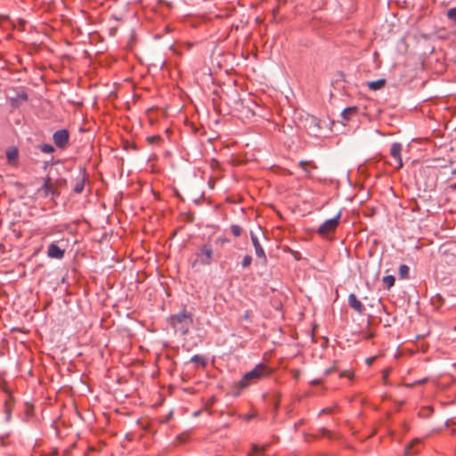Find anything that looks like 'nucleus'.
I'll use <instances>...</instances> for the list:
<instances>
[{"label":"nucleus","instance_id":"f257e3e1","mask_svg":"<svg viewBox=\"0 0 456 456\" xmlns=\"http://www.w3.org/2000/svg\"><path fill=\"white\" fill-rule=\"evenodd\" d=\"M192 314L186 309H183L178 314H173L168 318V323L176 332L181 335H187L192 325Z\"/></svg>","mask_w":456,"mask_h":456},{"label":"nucleus","instance_id":"f03ea898","mask_svg":"<svg viewBox=\"0 0 456 456\" xmlns=\"http://www.w3.org/2000/svg\"><path fill=\"white\" fill-rule=\"evenodd\" d=\"M271 371L267 365L259 363L250 371L245 373L239 382L240 388H246L263 377L270 375Z\"/></svg>","mask_w":456,"mask_h":456},{"label":"nucleus","instance_id":"7ed1b4c3","mask_svg":"<svg viewBox=\"0 0 456 456\" xmlns=\"http://www.w3.org/2000/svg\"><path fill=\"white\" fill-rule=\"evenodd\" d=\"M196 258L192 263V266L209 265L213 262L214 251L210 243L203 244L195 253Z\"/></svg>","mask_w":456,"mask_h":456},{"label":"nucleus","instance_id":"20e7f679","mask_svg":"<svg viewBox=\"0 0 456 456\" xmlns=\"http://www.w3.org/2000/svg\"><path fill=\"white\" fill-rule=\"evenodd\" d=\"M340 217L341 214L338 213L335 217L326 220L318 228V233L322 236H325L331 232H334L339 224Z\"/></svg>","mask_w":456,"mask_h":456},{"label":"nucleus","instance_id":"39448f33","mask_svg":"<svg viewBox=\"0 0 456 456\" xmlns=\"http://www.w3.org/2000/svg\"><path fill=\"white\" fill-rule=\"evenodd\" d=\"M403 145L400 142H394L390 148V156L393 160L389 163L395 169H400L403 167L402 159Z\"/></svg>","mask_w":456,"mask_h":456},{"label":"nucleus","instance_id":"423d86ee","mask_svg":"<svg viewBox=\"0 0 456 456\" xmlns=\"http://www.w3.org/2000/svg\"><path fill=\"white\" fill-rule=\"evenodd\" d=\"M53 140L57 148L65 149L69 142V134L66 129H60L53 133Z\"/></svg>","mask_w":456,"mask_h":456},{"label":"nucleus","instance_id":"0eeeda50","mask_svg":"<svg viewBox=\"0 0 456 456\" xmlns=\"http://www.w3.org/2000/svg\"><path fill=\"white\" fill-rule=\"evenodd\" d=\"M65 250L61 249L55 242H52L47 248V256L53 259L63 258Z\"/></svg>","mask_w":456,"mask_h":456},{"label":"nucleus","instance_id":"6e6552de","mask_svg":"<svg viewBox=\"0 0 456 456\" xmlns=\"http://www.w3.org/2000/svg\"><path fill=\"white\" fill-rule=\"evenodd\" d=\"M348 304L351 308H353L355 312L358 314H362L365 310L364 305L362 304V302L357 298V297L351 293L348 296Z\"/></svg>","mask_w":456,"mask_h":456},{"label":"nucleus","instance_id":"1a4fd4ad","mask_svg":"<svg viewBox=\"0 0 456 456\" xmlns=\"http://www.w3.org/2000/svg\"><path fill=\"white\" fill-rule=\"evenodd\" d=\"M250 238H251L252 244L255 248L256 256L259 258H262L264 261H266V256H265V250L262 248L256 235H255L253 232H251Z\"/></svg>","mask_w":456,"mask_h":456},{"label":"nucleus","instance_id":"9d476101","mask_svg":"<svg viewBox=\"0 0 456 456\" xmlns=\"http://www.w3.org/2000/svg\"><path fill=\"white\" fill-rule=\"evenodd\" d=\"M86 183V176L84 172H80L79 175L76 178L73 191L76 193H81L84 191Z\"/></svg>","mask_w":456,"mask_h":456},{"label":"nucleus","instance_id":"9b49d317","mask_svg":"<svg viewBox=\"0 0 456 456\" xmlns=\"http://www.w3.org/2000/svg\"><path fill=\"white\" fill-rule=\"evenodd\" d=\"M6 159L9 163L12 164L17 161L19 158V151L16 147H10L6 150Z\"/></svg>","mask_w":456,"mask_h":456},{"label":"nucleus","instance_id":"f8f14e48","mask_svg":"<svg viewBox=\"0 0 456 456\" xmlns=\"http://www.w3.org/2000/svg\"><path fill=\"white\" fill-rule=\"evenodd\" d=\"M385 85H386V79H384V78H380L376 81L367 82V86L372 91L380 90L381 88H383L385 86Z\"/></svg>","mask_w":456,"mask_h":456},{"label":"nucleus","instance_id":"ddd939ff","mask_svg":"<svg viewBox=\"0 0 456 456\" xmlns=\"http://www.w3.org/2000/svg\"><path fill=\"white\" fill-rule=\"evenodd\" d=\"M357 112L356 107H348L342 111V117L346 120H349L353 115Z\"/></svg>","mask_w":456,"mask_h":456},{"label":"nucleus","instance_id":"4468645a","mask_svg":"<svg viewBox=\"0 0 456 456\" xmlns=\"http://www.w3.org/2000/svg\"><path fill=\"white\" fill-rule=\"evenodd\" d=\"M38 149L43 152V153H53L54 152L55 149L53 145L49 144V143H43V144H39L38 145Z\"/></svg>","mask_w":456,"mask_h":456},{"label":"nucleus","instance_id":"2eb2a0df","mask_svg":"<svg viewBox=\"0 0 456 456\" xmlns=\"http://www.w3.org/2000/svg\"><path fill=\"white\" fill-rule=\"evenodd\" d=\"M382 281L387 289H390L394 286L395 279L393 275H387L383 277Z\"/></svg>","mask_w":456,"mask_h":456},{"label":"nucleus","instance_id":"dca6fc26","mask_svg":"<svg viewBox=\"0 0 456 456\" xmlns=\"http://www.w3.org/2000/svg\"><path fill=\"white\" fill-rule=\"evenodd\" d=\"M42 188L45 191V192L48 194V193H52L53 194L54 192V188H53V183H51L50 181V178H46Z\"/></svg>","mask_w":456,"mask_h":456},{"label":"nucleus","instance_id":"f3484780","mask_svg":"<svg viewBox=\"0 0 456 456\" xmlns=\"http://www.w3.org/2000/svg\"><path fill=\"white\" fill-rule=\"evenodd\" d=\"M420 440L419 439H415L413 440L409 445L406 446L405 448V454L406 455H412V454H415L416 452L413 451V446L417 444H419Z\"/></svg>","mask_w":456,"mask_h":456},{"label":"nucleus","instance_id":"a211bd4d","mask_svg":"<svg viewBox=\"0 0 456 456\" xmlns=\"http://www.w3.org/2000/svg\"><path fill=\"white\" fill-rule=\"evenodd\" d=\"M409 267L406 265H401L399 266V275L403 279H407L409 277Z\"/></svg>","mask_w":456,"mask_h":456},{"label":"nucleus","instance_id":"6ab92c4d","mask_svg":"<svg viewBox=\"0 0 456 456\" xmlns=\"http://www.w3.org/2000/svg\"><path fill=\"white\" fill-rule=\"evenodd\" d=\"M191 362H196V363H200V365L202 366H205L207 362L205 360L204 357H202L201 355H199V354H195L193 355L191 358Z\"/></svg>","mask_w":456,"mask_h":456},{"label":"nucleus","instance_id":"aec40b11","mask_svg":"<svg viewBox=\"0 0 456 456\" xmlns=\"http://www.w3.org/2000/svg\"><path fill=\"white\" fill-rule=\"evenodd\" d=\"M311 166L312 167L314 168H316V166L312 162V161H304V160H301L299 162V166L303 168V170L305 171V173L307 175H310V173L309 171L307 170V168L305 167V166Z\"/></svg>","mask_w":456,"mask_h":456},{"label":"nucleus","instance_id":"412c9836","mask_svg":"<svg viewBox=\"0 0 456 456\" xmlns=\"http://www.w3.org/2000/svg\"><path fill=\"white\" fill-rule=\"evenodd\" d=\"M447 18L456 24V7L451 8L447 11Z\"/></svg>","mask_w":456,"mask_h":456},{"label":"nucleus","instance_id":"4be33fe9","mask_svg":"<svg viewBox=\"0 0 456 456\" xmlns=\"http://www.w3.org/2000/svg\"><path fill=\"white\" fill-rule=\"evenodd\" d=\"M231 232L235 237H239L241 234V228L238 224H232L231 226Z\"/></svg>","mask_w":456,"mask_h":456},{"label":"nucleus","instance_id":"5701e85b","mask_svg":"<svg viewBox=\"0 0 456 456\" xmlns=\"http://www.w3.org/2000/svg\"><path fill=\"white\" fill-rule=\"evenodd\" d=\"M251 263H252L251 256L246 255L242 259L241 265H242V267L246 268V267H248L251 265Z\"/></svg>","mask_w":456,"mask_h":456},{"label":"nucleus","instance_id":"b1692460","mask_svg":"<svg viewBox=\"0 0 456 456\" xmlns=\"http://www.w3.org/2000/svg\"><path fill=\"white\" fill-rule=\"evenodd\" d=\"M259 451H260V448L258 447V445L254 444V445L252 446V452H249V453L248 454V456H253V454H254V453H256V452H258Z\"/></svg>","mask_w":456,"mask_h":456},{"label":"nucleus","instance_id":"393cba45","mask_svg":"<svg viewBox=\"0 0 456 456\" xmlns=\"http://www.w3.org/2000/svg\"><path fill=\"white\" fill-rule=\"evenodd\" d=\"M242 318H243L244 320H249V319L251 318V312H250L249 310H247V311L244 313V314H243Z\"/></svg>","mask_w":456,"mask_h":456},{"label":"nucleus","instance_id":"a878e982","mask_svg":"<svg viewBox=\"0 0 456 456\" xmlns=\"http://www.w3.org/2000/svg\"><path fill=\"white\" fill-rule=\"evenodd\" d=\"M217 241L219 243L223 244V243H225V242H229V240L226 239L225 237H220V238L217 239Z\"/></svg>","mask_w":456,"mask_h":456},{"label":"nucleus","instance_id":"bb28decb","mask_svg":"<svg viewBox=\"0 0 456 456\" xmlns=\"http://www.w3.org/2000/svg\"><path fill=\"white\" fill-rule=\"evenodd\" d=\"M159 139H160V138H159V136H151V137H149V138H148V141H149L150 142H155L156 141H158V140H159Z\"/></svg>","mask_w":456,"mask_h":456},{"label":"nucleus","instance_id":"cd10ccee","mask_svg":"<svg viewBox=\"0 0 456 456\" xmlns=\"http://www.w3.org/2000/svg\"><path fill=\"white\" fill-rule=\"evenodd\" d=\"M320 382H321V381H320L319 379H314V380H312V381H311V384H312V385H317V384H319Z\"/></svg>","mask_w":456,"mask_h":456},{"label":"nucleus","instance_id":"c85d7f7f","mask_svg":"<svg viewBox=\"0 0 456 456\" xmlns=\"http://www.w3.org/2000/svg\"><path fill=\"white\" fill-rule=\"evenodd\" d=\"M373 361H374V358H369V359H367V363H368V365H370V364L373 362Z\"/></svg>","mask_w":456,"mask_h":456},{"label":"nucleus","instance_id":"c756f323","mask_svg":"<svg viewBox=\"0 0 456 456\" xmlns=\"http://www.w3.org/2000/svg\"><path fill=\"white\" fill-rule=\"evenodd\" d=\"M331 411V409L330 408H326V409H323L322 411V413H324V412H330Z\"/></svg>","mask_w":456,"mask_h":456},{"label":"nucleus","instance_id":"7c9ffc66","mask_svg":"<svg viewBox=\"0 0 456 456\" xmlns=\"http://www.w3.org/2000/svg\"><path fill=\"white\" fill-rule=\"evenodd\" d=\"M387 376H388V370H385L384 373H383L384 379H387Z\"/></svg>","mask_w":456,"mask_h":456},{"label":"nucleus","instance_id":"2f4dec72","mask_svg":"<svg viewBox=\"0 0 456 456\" xmlns=\"http://www.w3.org/2000/svg\"><path fill=\"white\" fill-rule=\"evenodd\" d=\"M331 372V369H328L325 370V375H329Z\"/></svg>","mask_w":456,"mask_h":456},{"label":"nucleus","instance_id":"473e14b6","mask_svg":"<svg viewBox=\"0 0 456 456\" xmlns=\"http://www.w3.org/2000/svg\"><path fill=\"white\" fill-rule=\"evenodd\" d=\"M21 98L24 99V100H27V94H22Z\"/></svg>","mask_w":456,"mask_h":456}]
</instances>
